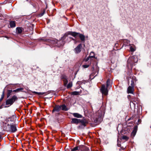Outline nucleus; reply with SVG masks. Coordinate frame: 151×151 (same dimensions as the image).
Listing matches in <instances>:
<instances>
[{
  "instance_id": "1",
  "label": "nucleus",
  "mask_w": 151,
  "mask_h": 151,
  "mask_svg": "<svg viewBox=\"0 0 151 151\" xmlns=\"http://www.w3.org/2000/svg\"><path fill=\"white\" fill-rule=\"evenodd\" d=\"M68 35H70L75 37L78 36L82 41H83L85 40V37L83 35L78 33L72 32H70L65 33L62 37V39L64 40L65 39Z\"/></svg>"
},
{
  "instance_id": "2",
  "label": "nucleus",
  "mask_w": 151,
  "mask_h": 151,
  "mask_svg": "<svg viewBox=\"0 0 151 151\" xmlns=\"http://www.w3.org/2000/svg\"><path fill=\"white\" fill-rule=\"evenodd\" d=\"M61 110L64 111H67L68 110V109L65 104H63L60 106L56 105L52 110V112H53L54 111L59 112Z\"/></svg>"
},
{
  "instance_id": "33",
  "label": "nucleus",
  "mask_w": 151,
  "mask_h": 151,
  "mask_svg": "<svg viewBox=\"0 0 151 151\" xmlns=\"http://www.w3.org/2000/svg\"><path fill=\"white\" fill-rule=\"evenodd\" d=\"M9 120L11 121V118H9L8 119V121H9Z\"/></svg>"
},
{
  "instance_id": "17",
  "label": "nucleus",
  "mask_w": 151,
  "mask_h": 151,
  "mask_svg": "<svg viewBox=\"0 0 151 151\" xmlns=\"http://www.w3.org/2000/svg\"><path fill=\"white\" fill-rule=\"evenodd\" d=\"M73 115L76 117L78 118H81L82 116L78 113H73Z\"/></svg>"
},
{
  "instance_id": "20",
  "label": "nucleus",
  "mask_w": 151,
  "mask_h": 151,
  "mask_svg": "<svg viewBox=\"0 0 151 151\" xmlns=\"http://www.w3.org/2000/svg\"><path fill=\"white\" fill-rule=\"evenodd\" d=\"M61 78L63 80V81L68 79L67 77L65 75H62L61 76Z\"/></svg>"
},
{
  "instance_id": "4",
  "label": "nucleus",
  "mask_w": 151,
  "mask_h": 151,
  "mask_svg": "<svg viewBox=\"0 0 151 151\" xmlns=\"http://www.w3.org/2000/svg\"><path fill=\"white\" fill-rule=\"evenodd\" d=\"M8 127V131L12 133H14L17 130V125L15 124L7 125Z\"/></svg>"
},
{
  "instance_id": "9",
  "label": "nucleus",
  "mask_w": 151,
  "mask_h": 151,
  "mask_svg": "<svg viewBox=\"0 0 151 151\" xmlns=\"http://www.w3.org/2000/svg\"><path fill=\"white\" fill-rule=\"evenodd\" d=\"M81 44H80L74 49L75 52L76 53H79L81 51Z\"/></svg>"
},
{
  "instance_id": "32",
  "label": "nucleus",
  "mask_w": 151,
  "mask_h": 151,
  "mask_svg": "<svg viewBox=\"0 0 151 151\" xmlns=\"http://www.w3.org/2000/svg\"><path fill=\"white\" fill-rule=\"evenodd\" d=\"M3 98H1L0 99V102L2 101V100L3 99Z\"/></svg>"
},
{
  "instance_id": "6",
  "label": "nucleus",
  "mask_w": 151,
  "mask_h": 151,
  "mask_svg": "<svg viewBox=\"0 0 151 151\" xmlns=\"http://www.w3.org/2000/svg\"><path fill=\"white\" fill-rule=\"evenodd\" d=\"M93 73H91L90 75L91 76H93L96 73H97V74L95 75L94 77L96 76L98 74L99 71V68L96 65L95 66L93 67Z\"/></svg>"
},
{
  "instance_id": "16",
  "label": "nucleus",
  "mask_w": 151,
  "mask_h": 151,
  "mask_svg": "<svg viewBox=\"0 0 151 151\" xmlns=\"http://www.w3.org/2000/svg\"><path fill=\"white\" fill-rule=\"evenodd\" d=\"M80 151H90V150L87 147L83 146L81 149Z\"/></svg>"
},
{
  "instance_id": "12",
  "label": "nucleus",
  "mask_w": 151,
  "mask_h": 151,
  "mask_svg": "<svg viewBox=\"0 0 151 151\" xmlns=\"http://www.w3.org/2000/svg\"><path fill=\"white\" fill-rule=\"evenodd\" d=\"M80 119H78L76 118H73L72 119L71 122L73 123L77 124L79 123H80Z\"/></svg>"
},
{
  "instance_id": "19",
  "label": "nucleus",
  "mask_w": 151,
  "mask_h": 151,
  "mask_svg": "<svg viewBox=\"0 0 151 151\" xmlns=\"http://www.w3.org/2000/svg\"><path fill=\"white\" fill-rule=\"evenodd\" d=\"M23 89V88H17L15 90H14L13 91V92H19Z\"/></svg>"
},
{
  "instance_id": "18",
  "label": "nucleus",
  "mask_w": 151,
  "mask_h": 151,
  "mask_svg": "<svg viewBox=\"0 0 151 151\" xmlns=\"http://www.w3.org/2000/svg\"><path fill=\"white\" fill-rule=\"evenodd\" d=\"M81 149L80 147H76L71 150V151H80Z\"/></svg>"
},
{
  "instance_id": "10",
  "label": "nucleus",
  "mask_w": 151,
  "mask_h": 151,
  "mask_svg": "<svg viewBox=\"0 0 151 151\" xmlns=\"http://www.w3.org/2000/svg\"><path fill=\"white\" fill-rule=\"evenodd\" d=\"M80 123L82 125L85 126L88 124V121L86 119H84L82 120L80 119Z\"/></svg>"
},
{
  "instance_id": "27",
  "label": "nucleus",
  "mask_w": 151,
  "mask_h": 151,
  "mask_svg": "<svg viewBox=\"0 0 151 151\" xmlns=\"http://www.w3.org/2000/svg\"><path fill=\"white\" fill-rule=\"evenodd\" d=\"M89 65H82V66L84 68H86L89 67Z\"/></svg>"
},
{
  "instance_id": "36",
  "label": "nucleus",
  "mask_w": 151,
  "mask_h": 151,
  "mask_svg": "<svg viewBox=\"0 0 151 151\" xmlns=\"http://www.w3.org/2000/svg\"><path fill=\"white\" fill-rule=\"evenodd\" d=\"M1 135L0 134V139L1 138Z\"/></svg>"
},
{
  "instance_id": "24",
  "label": "nucleus",
  "mask_w": 151,
  "mask_h": 151,
  "mask_svg": "<svg viewBox=\"0 0 151 151\" xmlns=\"http://www.w3.org/2000/svg\"><path fill=\"white\" fill-rule=\"evenodd\" d=\"M122 139L126 140H127L129 139V137L126 136H123L122 137Z\"/></svg>"
},
{
  "instance_id": "14",
  "label": "nucleus",
  "mask_w": 151,
  "mask_h": 151,
  "mask_svg": "<svg viewBox=\"0 0 151 151\" xmlns=\"http://www.w3.org/2000/svg\"><path fill=\"white\" fill-rule=\"evenodd\" d=\"M130 50L131 52H134L135 50V46L133 45H130Z\"/></svg>"
},
{
  "instance_id": "34",
  "label": "nucleus",
  "mask_w": 151,
  "mask_h": 151,
  "mask_svg": "<svg viewBox=\"0 0 151 151\" xmlns=\"http://www.w3.org/2000/svg\"><path fill=\"white\" fill-rule=\"evenodd\" d=\"M91 57L93 58V57H94V56H92Z\"/></svg>"
},
{
  "instance_id": "25",
  "label": "nucleus",
  "mask_w": 151,
  "mask_h": 151,
  "mask_svg": "<svg viewBox=\"0 0 151 151\" xmlns=\"http://www.w3.org/2000/svg\"><path fill=\"white\" fill-rule=\"evenodd\" d=\"M110 80L109 79H108L106 81V87H108L110 85Z\"/></svg>"
},
{
  "instance_id": "26",
  "label": "nucleus",
  "mask_w": 151,
  "mask_h": 151,
  "mask_svg": "<svg viewBox=\"0 0 151 151\" xmlns=\"http://www.w3.org/2000/svg\"><path fill=\"white\" fill-rule=\"evenodd\" d=\"M63 81V82H64V85L65 86H66L67 85V84L68 83V79L65 80V81Z\"/></svg>"
},
{
  "instance_id": "21",
  "label": "nucleus",
  "mask_w": 151,
  "mask_h": 151,
  "mask_svg": "<svg viewBox=\"0 0 151 151\" xmlns=\"http://www.w3.org/2000/svg\"><path fill=\"white\" fill-rule=\"evenodd\" d=\"M72 86V82H70L67 86V88H71Z\"/></svg>"
},
{
  "instance_id": "28",
  "label": "nucleus",
  "mask_w": 151,
  "mask_h": 151,
  "mask_svg": "<svg viewBox=\"0 0 151 151\" xmlns=\"http://www.w3.org/2000/svg\"><path fill=\"white\" fill-rule=\"evenodd\" d=\"M4 91H3L1 95V98L4 99Z\"/></svg>"
},
{
  "instance_id": "37",
  "label": "nucleus",
  "mask_w": 151,
  "mask_h": 151,
  "mask_svg": "<svg viewBox=\"0 0 151 151\" xmlns=\"http://www.w3.org/2000/svg\"><path fill=\"white\" fill-rule=\"evenodd\" d=\"M72 40H74V39H73V38H72Z\"/></svg>"
},
{
  "instance_id": "35",
  "label": "nucleus",
  "mask_w": 151,
  "mask_h": 151,
  "mask_svg": "<svg viewBox=\"0 0 151 151\" xmlns=\"http://www.w3.org/2000/svg\"><path fill=\"white\" fill-rule=\"evenodd\" d=\"M91 53H93V52H91V54H91Z\"/></svg>"
},
{
  "instance_id": "38",
  "label": "nucleus",
  "mask_w": 151,
  "mask_h": 151,
  "mask_svg": "<svg viewBox=\"0 0 151 151\" xmlns=\"http://www.w3.org/2000/svg\"><path fill=\"white\" fill-rule=\"evenodd\" d=\"M1 108L0 107V109Z\"/></svg>"
},
{
  "instance_id": "13",
  "label": "nucleus",
  "mask_w": 151,
  "mask_h": 151,
  "mask_svg": "<svg viewBox=\"0 0 151 151\" xmlns=\"http://www.w3.org/2000/svg\"><path fill=\"white\" fill-rule=\"evenodd\" d=\"M10 27L11 28L14 27L16 26L15 21H11L10 22Z\"/></svg>"
},
{
  "instance_id": "23",
  "label": "nucleus",
  "mask_w": 151,
  "mask_h": 151,
  "mask_svg": "<svg viewBox=\"0 0 151 151\" xmlns=\"http://www.w3.org/2000/svg\"><path fill=\"white\" fill-rule=\"evenodd\" d=\"M79 92L78 91H73L72 93V95H77L79 94Z\"/></svg>"
},
{
  "instance_id": "29",
  "label": "nucleus",
  "mask_w": 151,
  "mask_h": 151,
  "mask_svg": "<svg viewBox=\"0 0 151 151\" xmlns=\"http://www.w3.org/2000/svg\"><path fill=\"white\" fill-rule=\"evenodd\" d=\"M98 120V119L97 118H96L95 120H94V122L95 123H96L97 122Z\"/></svg>"
},
{
  "instance_id": "11",
  "label": "nucleus",
  "mask_w": 151,
  "mask_h": 151,
  "mask_svg": "<svg viewBox=\"0 0 151 151\" xmlns=\"http://www.w3.org/2000/svg\"><path fill=\"white\" fill-rule=\"evenodd\" d=\"M137 129V126H135L134 127V129L131 133V135L134 137L135 135Z\"/></svg>"
},
{
  "instance_id": "8",
  "label": "nucleus",
  "mask_w": 151,
  "mask_h": 151,
  "mask_svg": "<svg viewBox=\"0 0 151 151\" xmlns=\"http://www.w3.org/2000/svg\"><path fill=\"white\" fill-rule=\"evenodd\" d=\"M130 78L132 79L131 81V86H134L135 85V83L137 81V79H136V78L135 76H131Z\"/></svg>"
},
{
  "instance_id": "7",
  "label": "nucleus",
  "mask_w": 151,
  "mask_h": 151,
  "mask_svg": "<svg viewBox=\"0 0 151 151\" xmlns=\"http://www.w3.org/2000/svg\"><path fill=\"white\" fill-rule=\"evenodd\" d=\"M134 86H129L127 89V93H131L133 94L134 91Z\"/></svg>"
},
{
  "instance_id": "30",
  "label": "nucleus",
  "mask_w": 151,
  "mask_h": 151,
  "mask_svg": "<svg viewBox=\"0 0 151 151\" xmlns=\"http://www.w3.org/2000/svg\"><path fill=\"white\" fill-rule=\"evenodd\" d=\"M133 59L132 58H129L128 60V62H129L131 60H132Z\"/></svg>"
},
{
  "instance_id": "31",
  "label": "nucleus",
  "mask_w": 151,
  "mask_h": 151,
  "mask_svg": "<svg viewBox=\"0 0 151 151\" xmlns=\"http://www.w3.org/2000/svg\"><path fill=\"white\" fill-rule=\"evenodd\" d=\"M35 93L36 94H42L41 93H38L37 92H35Z\"/></svg>"
},
{
  "instance_id": "15",
  "label": "nucleus",
  "mask_w": 151,
  "mask_h": 151,
  "mask_svg": "<svg viewBox=\"0 0 151 151\" xmlns=\"http://www.w3.org/2000/svg\"><path fill=\"white\" fill-rule=\"evenodd\" d=\"M22 31V28L20 27H17L16 28V32L18 34L21 33Z\"/></svg>"
},
{
  "instance_id": "3",
  "label": "nucleus",
  "mask_w": 151,
  "mask_h": 151,
  "mask_svg": "<svg viewBox=\"0 0 151 151\" xmlns=\"http://www.w3.org/2000/svg\"><path fill=\"white\" fill-rule=\"evenodd\" d=\"M18 98L16 96H13L11 99H8L6 101V104L7 105H12L17 100Z\"/></svg>"
},
{
  "instance_id": "5",
  "label": "nucleus",
  "mask_w": 151,
  "mask_h": 151,
  "mask_svg": "<svg viewBox=\"0 0 151 151\" xmlns=\"http://www.w3.org/2000/svg\"><path fill=\"white\" fill-rule=\"evenodd\" d=\"M108 87H106L104 85H102L101 88V92L103 95L107 96L108 94Z\"/></svg>"
},
{
  "instance_id": "22",
  "label": "nucleus",
  "mask_w": 151,
  "mask_h": 151,
  "mask_svg": "<svg viewBox=\"0 0 151 151\" xmlns=\"http://www.w3.org/2000/svg\"><path fill=\"white\" fill-rule=\"evenodd\" d=\"M12 90H9L8 91V93L7 95V98H8L10 95V94L12 93Z\"/></svg>"
}]
</instances>
